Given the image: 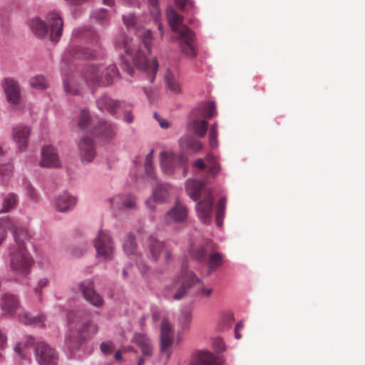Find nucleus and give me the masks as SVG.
<instances>
[{"label": "nucleus", "instance_id": "13d9d810", "mask_svg": "<svg viewBox=\"0 0 365 365\" xmlns=\"http://www.w3.org/2000/svg\"><path fill=\"white\" fill-rule=\"evenodd\" d=\"M142 356L144 357H150L152 356L153 353V346L152 345V343L148 344L147 346L142 347L140 349Z\"/></svg>", "mask_w": 365, "mask_h": 365}, {"label": "nucleus", "instance_id": "c756f323", "mask_svg": "<svg viewBox=\"0 0 365 365\" xmlns=\"http://www.w3.org/2000/svg\"><path fill=\"white\" fill-rule=\"evenodd\" d=\"M120 200L122 207L126 209H133L135 207L136 199L135 197L131 194L128 193L126 195L115 196L113 198H110L109 201L113 205L114 203H118V200Z\"/></svg>", "mask_w": 365, "mask_h": 365}, {"label": "nucleus", "instance_id": "423d86ee", "mask_svg": "<svg viewBox=\"0 0 365 365\" xmlns=\"http://www.w3.org/2000/svg\"><path fill=\"white\" fill-rule=\"evenodd\" d=\"M193 187L194 190L189 193L192 200H197L202 193L203 195L202 199L196 205L197 216L205 224H210L214 205L213 195L210 190L203 191L204 185L200 182H194Z\"/></svg>", "mask_w": 365, "mask_h": 365}, {"label": "nucleus", "instance_id": "6e6d98bb", "mask_svg": "<svg viewBox=\"0 0 365 365\" xmlns=\"http://www.w3.org/2000/svg\"><path fill=\"white\" fill-rule=\"evenodd\" d=\"M113 348L114 345L111 341H103L100 344V349L101 351L105 354L110 353Z\"/></svg>", "mask_w": 365, "mask_h": 365}, {"label": "nucleus", "instance_id": "f3484780", "mask_svg": "<svg viewBox=\"0 0 365 365\" xmlns=\"http://www.w3.org/2000/svg\"><path fill=\"white\" fill-rule=\"evenodd\" d=\"M79 288L84 299L91 305L96 307H101L103 305V297L97 293L90 281H83L79 284Z\"/></svg>", "mask_w": 365, "mask_h": 365}, {"label": "nucleus", "instance_id": "412c9836", "mask_svg": "<svg viewBox=\"0 0 365 365\" xmlns=\"http://www.w3.org/2000/svg\"><path fill=\"white\" fill-rule=\"evenodd\" d=\"M170 190L171 186L169 184L162 183L157 185L153 190L150 199L146 200V205L149 206L151 210H155V206L150 205V200L153 199V201L157 203H163L169 198Z\"/></svg>", "mask_w": 365, "mask_h": 365}, {"label": "nucleus", "instance_id": "20e7f679", "mask_svg": "<svg viewBox=\"0 0 365 365\" xmlns=\"http://www.w3.org/2000/svg\"><path fill=\"white\" fill-rule=\"evenodd\" d=\"M47 24L39 17H35L29 21L30 28L38 38L46 37L49 33L50 39L57 43L62 36L63 21L59 12L51 11L46 14Z\"/></svg>", "mask_w": 365, "mask_h": 365}, {"label": "nucleus", "instance_id": "bf43d9fd", "mask_svg": "<svg viewBox=\"0 0 365 365\" xmlns=\"http://www.w3.org/2000/svg\"><path fill=\"white\" fill-rule=\"evenodd\" d=\"M205 160L202 158H197L192 163V166L200 170H203L206 168Z\"/></svg>", "mask_w": 365, "mask_h": 365}, {"label": "nucleus", "instance_id": "4be33fe9", "mask_svg": "<svg viewBox=\"0 0 365 365\" xmlns=\"http://www.w3.org/2000/svg\"><path fill=\"white\" fill-rule=\"evenodd\" d=\"M184 55L194 58L197 54L198 46L195 33L184 25Z\"/></svg>", "mask_w": 365, "mask_h": 365}, {"label": "nucleus", "instance_id": "864d4df0", "mask_svg": "<svg viewBox=\"0 0 365 365\" xmlns=\"http://www.w3.org/2000/svg\"><path fill=\"white\" fill-rule=\"evenodd\" d=\"M194 257L199 262L206 259L207 251L204 247H199L194 253Z\"/></svg>", "mask_w": 365, "mask_h": 365}, {"label": "nucleus", "instance_id": "39448f33", "mask_svg": "<svg viewBox=\"0 0 365 365\" xmlns=\"http://www.w3.org/2000/svg\"><path fill=\"white\" fill-rule=\"evenodd\" d=\"M82 76L88 86H108L118 78L119 72L115 65L107 67L103 64L89 63L83 68Z\"/></svg>", "mask_w": 365, "mask_h": 365}, {"label": "nucleus", "instance_id": "603ef678", "mask_svg": "<svg viewBox=\"0 0 365 365\" xmlns=\"http://www.w3.org/2000/svg\"><path fill=\"white\" fill-rule=\"evenodd\" d=\"M118 110L124 113L123 120L127 123H131L133 121V115L131 111V105L128 103L127 107H121Z\"/></svg>", "mask_w": 365, "mask_h": 365}, {"label": "nucleus", "instance_id": "338daca9", "mask_svg": "<svg viewBox=\"0 0 365 365\" xmlns=\"http://www.w3.org/2000/svg\"><path fill=\"white\" fill-rule=\"evenodd\" d=\"M192 320V314L190 312H184V327L189 324Z\"/></svg>", "mask_w": 365, "mask_h": 365}, {"label": "nucleus", "instance_id": "5701e85b", "mask_svg": "<svg viewBox=\"0 0 365 365\" xmlns=\"http://www.w3.org/2000/svg\"><path fill=\"white\" fill-rule=\"evenodd\" d=\"M76 197L66 191L59 194L55 200V206L58 211L67 212L74 208L76 205Z\"/></svg>", "mask_w": 365, "mask_h": 365}, {"label": "nucleus", "instance_id": "8fccbe9b", "mask_svg": "<svg viewBox=\"0 0 365 365\" xmlns=\"http://www.w3.org/2000/svg\"><path fill=\"white\" fill-rule=\"evenodd\" d=\"M233 321V316L231 314L225 315L221 322L218 325V328L220 330L229 329L231 327L232 322Z\"/></svg>", "mask_w": 365, "mask_h": 365}, {"label": "nucleus", "instance_id": "0eeeda50", "mask_svg": "<svg viewBox=\"0 0 365 365\" xmlns=\"http://www.w3.org/2000/svg\"><path fill=\"white\" fill-rule=\"evenodd\" d=\"M212 292L213 289L206 285L193 272H184V295L190 293L200 298H209Z\"/></svg>", "mask_w": 365, "mask_h": 365}, {"label": "nucleus", "instance_id": "a878e982", "mask_svg": "<svg viewBox=\"0 0 365 365\" xmlns=\"http://www.w3.org/2000/svg\"><path fill=\"white\" fill-rule=\"evenodd\" d=\"M217 115L216 106L213 102L209 101L192 111V116L200 117L203 119L211 118Z\"/></svg>", "mask_w": 365, "mask_h": 365}, {"label": "nucleus", "instance_id": "69168bd1", "mask_svg": "<svg viewBox=\"0 0 365 365\" xmlns=\"http://www.w3.org/2000/svg\"><path fill=\"white\" fill-rule=\"evenodd\" d=\"M68 4L71 6H77L84 4L88 1V0H64Z\"/></svg>", "mask_w": 365, "mask_h": 365}, {"label": "nucleus", "instance_id": "2eb2a0df", "mask_svg": "<svg viewBox=\"0 0 365 365\" xmlns=\"http://www.w3.org/2000/svg\"><path fill=\"white\" fill-rule=\"evenodd\" d=\"M78 150L81 161L83 163H91L96 155L94 141L92 138L83 137L78 143Z\"/></svg>", "mask_w": 365, "mask_h": 365}, {"label": "nucleus", "instance_id": "f704fd0d", "mask_svg": "<svg viewBox=\"0 0 365 365\" xmlns=\"http://www.w3.org/2000/svg\"><path fill=\"white\" fill-rule=\"evenodd\" d=\"M184 147L192 153H200L202 148V143L195 136H189L184 140Z\"/></svg>", "mask_w": 365, "mask_h": 365}, {"label": "nucleus", "instance_id": "f257e3e1", "mask_svg": "<svg viewBox=\"0 0 365 365\" xmlns=\"http://www.w3.org/2000/svg\"><path fill=\"white\" fill-rule=\"evenodd\" d=\"M67 319L69 332L66 343L68 349L75 352L98 333V326L93 322L92 313L86 309L69 312Z\"/></svg>", "mask_w": 365, "mask_h": 365}, {"label": "nucleus", "instance_id": "dca6fc26", "mask_svg": "<svg viewBox=\"0 0 365 365\" xmlns=\"http://www.w3.org/2000/svg\"><path fill=\"white\" fill-rule=\"evenodd\" d=\"M1 85L7 101L13 105L18 104L21 98L19 83L13 78H5L2 81Z\"/></svg>", "mask_w": 365, "mask_h": 365}, {"label": "nucleus", "instance_id": "79ce46f5", "mask_svg": "<svg viewBox=\"0 0 365 365\" xmlns=\"http://www.w3.org/2000/svg\"><path fill=\"white\" fill-rule=\"evenodd\" d=\"M30 85L31 87L38 90H43L48 86L47 81L41 75H38L31 78Z\"/></svg>", "mask_w": 365, "mask_h": 365}, {"label": "nucleus", "instance_id": "49530a36", "mask_svg": "<svg viewBox=\"0 0 365 365\" xmlns=\"http://www.w3.org/2000/svg\"><path fill=\"white\" fill-rule=\"evenodd\" d=\"M166 83L168 88L173 93H179L180 91V88L179 84L176 82V81L172 78L170 76L168 75L165 77Z\"/></svg>", "mask_w": 365, "mask_h": 365}, {"label": "nucleus", "instance_id": "680f3d73", "mask_svg": "<svg viewBox=\"0 0 365 365\" xmlns=\"http://www.w3.org/2000/svg\"><path fill=\"white\" fill-rule=\"evenodd\" d=\"M195 9L193 0H184V12L193 11Z\"/></svg>", "mask_w": 365, "mask_h": 365}, {"label": "nucleus", "instance_id": "6ab92c4d", "mask_svg": "<svg viewBox=\"0 0 365 365\" xmlns=\"http://www.w3.org/2000/svg\"><path fill=\"white\" fill-rule=\"evenodd\" d=\"M39 166L48 168L61 167L59 157L51 145L44 146L41 150V160L39 162Z\"/></svg>", "mask_w": 365, "mask_h": 365}, {"label": "nucleus", "instance_id": "6e6552de", "mask_svg": "<svg viewBox=\"0 0 365 365\" xmlns=\"http://www.w3.org/2000/svg\"><path fill=\"white\" fill-rule=\"evenodd\" d=\"M94 246L97 257H101L104 260L113 258L114 246L109 232L100 231L94 239Z\"/></svg>", "mask_w": 365, "mask_h": 365}, {"label": "nucleus", "instance_id": "0e129e2a", "mask_svg": "<svg viewBox=\"0 0 365 365\" xmlns=\"http://www.w3.org/2000/svg\"><path fill=\"white\" fill-rule=\"evenodd\" d=\"M122 69L126 71L129 75L132 76L133 73V68L132 66L125 61H122Z\"/></svg>", "mask_w": 365, "mask_h": 365}, {"label": "nucleus", "instance_id": "37998d69", "mask_svg": "<svg viewBox=\"0 0 365 365\" xmlns=\"http://www.w3.org/2000/svg\"><path fill=\"white\" fill-rule=\"evenodd\" d=\"M133 341L140 348L144 347L151 343L150 339L145 334L135 333L133 336Z\"/></svg>", "mask_w": 365, "mask_h": 365}, {"label": "nucleus", "instance_id": "a211bd4d", "mask_svg": "<svg viewBox=\"0 0 365 365\" xmlns=\"http://www.w3.org/2000/svg\"><path fill=\"white\" fill-rule=\"evenodd\" d=\"M31 133L29 126L19 125L12 129V138L19 152H24L28 146V139Z\"/></svg>", "mask_w": 365, "mask_h": 365}, {"label": "nucleus", "instance_id": "052dcab7", "mask_svg": "<svg viewBox=\"0 0 365 365\" xmlns=\"http://www.w3.org/2000/svg\"><path fill=\"white\" fill-rule=\"evenodd\" d=\"M145 173L148 177L151 180L155 179V173L153 164L145 165Z\"/></svg>", "mask_w": 365, "mask_h": 365}, {"label": "nucleus", "instance_id": "e2e57ef3", "mask_svg": "<svg viewBox=\"0 0 365 365\" xmlns=\"http://www.w3.org/2000/svg\"><path fill=\"white\" fill-rule=\"evenodd\" d=\"M137 266L138 269L143 274H145L148 270V267L143 261L137 262Z\"/></svg>", "mask_w": 365, "mask_h": 365}, {"label": "nucleus", "instance_id": "7ed1b4c3", "mask_svg": "<svg viewBox=\"0 0 365 365\" xmlns=\"http://www.w3.org/2000/svg\"><path fill=\"white\" fill-rule=\"evenodd\" d=\"M114 46L116 50L133 56V61L135 66L140 71H145L150 77V82L153 83L155 76L158 70V63L154 59L152 63H149L147 57L141 48H135L133 39L125 33H119L114 39Z\"/></svg>", "mask_w": 365, "mask_h": 365}, {"label": "nucleus", "instance_id": "3c124183", "mask_svg": "<svg viewBox=\"0 0 365 365\" xmlns=\"http://www.w3.org/2000/svg\"><path fill=\"white\" fill-rule=\"evenodd\" d=\"M123 21L127 27L130 29L135 26L137 23V17L133 14H128L123 16Z\"/></svg>", "mask_w": 365, "mask_h": 365}, {"label": "nucleus", "instance_id": "aec40b11", "mask_svg": "<svg viewBox=\"0 0 365 365\" xmlns=\"http://www.w3.org/2000/svg\"><path fill=\"white\" fill-rule=\"evenodd\" d=\"M0 307L4 315L14 316L21 308L17 296L6 293L1 297Z\"/></svg>", "mask_w": 365, "mask_h": 365}, {"label": "nucleus", "instance_id": "5fc2aeb1", "mask_svg": "<svg viewBox=\"0 0 365 365\" xmlns=\"http://www.w3.org/2000/svg\"><path fill=\"white\" fill-rule=\"evenodd\" d=\"M150 39H151V31H150V30L148 29L143 35V46L147 49V51L149 53H150V51H151V47H150Z\"/></svg>", "mask_w": 365, "mask_h": 365}, {"label": "nucleus", "instance_id": "58836bf2", "mask_svg": "<svg viewBox=\"0 0 365 365\" xmlns=\"http://www.w3.org/2000/svg\"><path fill=\"white\" fill-rule=\"evenodd\" d=\"M226 197H222L219 200L216 207V224L217 227H220L223 224V219L225 217V211L226 208Z\"/></svg>", "mask_w": 365, "mask_h": 365}, {"label": "nucleus", "instance_id": "72a5a7b5", "mask_svg": "<svg viewBox=\"0 0 365 365\" xmlns=\"http://www.w3.org/2000/svg\"><path fill=\"white\" fill-rule=\"evenodd\" d=\"M35 344V339L33 336H30L25 341L19 342L14 347L15 352L19 355L21 359L26 358L27 354L26 349Z\"/></svg>", "mask_w": 365, "mask_h": 365}, {"label": "nucleus", "instance_id": "bb28decb", "mask_svg": "<svg viewBox=\"0 0 365 365\" xmlns=\"http://www.w3.org/2000/svg\"><path fill=\"white\" fill-rule=\"evenodd\" d=\"M68 52L72 57L77 59H93L96 56L93 50L77 45H71L68 48Z\"/></svg>", "mask_w": 365, "mask_h": 365}, {"label": "nucleus", "instance_id": "9d476101", "mask_svg": "<svg viewBox=\"0 0 365 365\" xmlns=\"http://www.w3.org/2000/svg\"><path fill=\"white\" fill-rule=\"evenodd\" d=\"M159 155L162 170L168 175L174 174L182 162V153H176L172 149L168 151H161Z\"/></svg>", "mask_w": 365, "mask_h": 365}, {"label": "nucleus", "instance_id": "9b49d317", "mask_svg": "<svg viewBox=\"0 0 365 365\" xmlns=\"http://www.w3.org/2000/svg\"><path fill=\"white\" fill-rule=\"evenodd\" d=\"M35 356L38 365H57V351L45 341H39L35 346Z\"/></svg>", "mask_w": 365, "mask_h": 365}, {"label": "nucleus", "instance_id": "ea45409f", "mask_svg": "<svg viewBox=\"0 0 365 365\" xmlns=\"http://www.w3.org/2000/svg\"><path fill=\"white\" fill-rule=\"evenodd\" d=\"M91 121V117L89 110L87 108L81 110L79 114V118L78 122V126L82 130L88 128Z\"/></svg>", "mask_w": 365, "mask_h": 365}, {"label": "nucleus", "instance_id": "ddd939ff", "mask_svg": "<svg viewBox=\"0 0 365 365\" xmlns=\"http://www.w3.org/2000/svg\"><path fill=\"white\" fill-rule=\"evenodd\" d=\"M168 21L171 30L176 34L171 38L173 42H178L180 46L182 45V18L172 6H168L166 10Z\"/></svg>", "mask_w": 365, "mask_h": 365}, {"label": "nucleus", "instance_id": "de8ad7c7", "mask_svg": "<svg viewBox=\"0 0 365 365\" xmlns=\"http://www.w3.org/2000/svg\"><path fill=\"white\" fill-rule=\"evenodd\" d=\"M148 1L151 15L154 17H160L161 13L158 5V0H148Z\"/></svg>", "mask_w": 365, "mask_h": 365}, {"label": "nucleus", "instance_id": "cd10ccee", "mask_svg": "<svg viewBox=\"0 0 365 365\" xmlns=\"http://www.w3.org/2000/svg\"><path fill=\"white\" fill-rule=\"evenodd\" d=\"M165 221L168 225L182 221V204L179 199L176 200L175 205L167 212Z\"/></svg>", "mask_w": 365, "mask_h": 365}, {"label": "nucleus", "instance_id": "c03bdc74", "mask_svg": "<svg viewBox=\"0 0 365 365\" xmlns=\"http://www.w3.org/2000/svg\"><path fill=\"white\" fill-rule=\"evenodd\" d=\"M49 279L47 277H42L38 280L37 285L34 288V292L38 296L39 302H42V289L47 287Z\"/></svg>", "mask_w": 365, "mask_h": 365}, {"label": "nucleus", "instance_id": "4468645a", "mask_svg": "<svg viewBox=\"0 0 365 365\" xmlns=\"http://www.w3.org/2000/svg\"><path fill=\"white\" fill-rule=\"evenodd\" d=\"M174 341V331L168 319L164 317L160 324V353L162 354L173 344Z\"/></svg>", "mask_w": 365, "mask_h": 365}, {"label": "nucleus", "instance_id": "f03ea898", "mask_svg": "<svg viewBox=\"0 0 365 365\" xmlns=\"http://www.w3.org/2000/svg\"><path fill=\"white\" fill-rule=\"evenodd\" d=\"M11 233L15 244L9 247L10 270L17 278H24L31 272L34 261L26 250L24 241L29 239L26 229L12 226Z\"/></svg>", "mask_w": 365, "mask_h": 365}, {"label": "nucleus", "instance_id": "b1692460", "mask_svg": "<svg viewBox=\"0 0 365 365\" xmlns=\"http://www.w3.org/2000/svg\"><path fill=\"white\" fill-rule=\"evenodd\" d=\"M189 365H220L217 357L211 351L200 350L192 355Z\"/></svg>", "mask_w": 365, "mask_h": 365}, {"label": "nucleus", "instance_id": "09e8293b", "mask_svg": "<svg viewBox=\"0 0 365 365\" xmlns=\"http://www.w3.org/2000/svg\"><path fill=\"white\" fill-rule=\"evenodd\" d=\"M212 347L217 352H222L225 350V344L223 339L220 337H216L212 340Z\"/></svg>", "mask_w": 365, "mask_h": 365}, {"label": "nucleus", "instance_id": "c9c22d12", "mask_svg": "<svg viewBox=\"0 0 365 365\" xmlns=\"http://www.w3.org/2000/svg\"><path fill=\"white\" fill-rule=\"evenodd\" d=\"M205 161L207 163L209 173L213 177L215 176L220 170V165L217 158L209 152L205 156Z\"/></svg>", "mask_w": 365, "mask_h": 365}, {"label": "nucleus", "instance_id": "774afa93", "mask_svg": "<svg viewBox=\"0 0 365 365\" xmlns=\"http://www.w3.org/2000/svg\"><path fill=\"white\" fill-rule=\"evenodd\" d=\"M6 344V336L0 329V347L3 348Z\"/></svg>", "mask_w": 365, "mask_h": 365}, {"label": "nucleus", "instance_id": "e433bc0d", "mask_svg": "<svg viewBox=\"0 0 365 365\" xmlns=\"http://www.w3.org/2000/svg\"><path fill=\"white\" fill-rule=\"evenodd\" d=\"M223 255L219 252L211 253L207 259V267L210 272L216 270L222 264Z\"/></svg>", "mask_w": 365, "mask_h": 365}, {"label": "nucleus", "instance_id": "393cba45", "mask_svg": "<svg viewBox=\"0 0 365 365\" xmlns=\"http://www.w3.org/2000/svg\"><path fill=\"white\" fill-rule=\"evenodd\" d=\"M6 150L0 143V183H6L9 181L13 172V165L9 162V158H6Z\"/></svg>", "mask_w": 365, "mask_h": 365}, {"label": "nucleus", "instance_id": "a18cd8bd", "mask_svg": "<svg viewBox=\"0 0 365 365\" xmlns=\"http://www.w3.org/2000/svg\"><path fill=\"white\" fill-rule=\"evenodd\" d=\"M92 18L101 24H104L108 18V11L105 9H100L92 14Z\"/></svg>", "mask_w": 365, "mask_h": 365}, {"label": "nucleus", "instance_id": "4c0bfd02", "mask_svg": "<svg viewBox=\"0 0 365 365\" xmlns=\"http://www.w3.org/2000/svg\"><path fill=\"white\" fill-rule=\"evenodd\" d=\"M16 196L14 193H8L3 197V206L0 213L9 212L16 205Z\"/></svg>", "mask_w": 365, "mask_h": 365}, {"label": "nucleus", "instance_id": "1a4fd4ad", "mask_svg": "<svg viewBox=\"0 0 365 365\" xmlns=\"http://www.w3.org/2000/svg\"><path fill=\"white\" fill-rule=\"evenodd\" d=\"M117 125L115 123L104 119H100L91 130V135L99 140L108 143L116 135Z\"/></svg>", "mask_w": 365, "mask_h": 365}, {"label": "nucleus", "instance_id": "a19ab883", "mask_svg": "<svg viewBox=\"0 0 365 365\" xmlns=\"http://www.w3.org/2000/svg\"><path fill=\"white\" fill-rule=\"evenodd\" d=\"M218 125L217 123H214L210 128L209 130V143L211 148L214 149L217 147L218 141Z\"/></svg>", "mask_w": 365, "mask_h": 365}, {"label": "nucleus", "instance_id": "f8f14e48", "mask_svg": "<svg viewBox=\"0 0 365 365\" xmlns=\"http://www.w3.org/2000/svg\"><path fill=\"white\" fill-rule=\"evenodd\" d=\"M96 104L101 113H107L112 116H115L121 107L128 106V103L125 101L115 100L106 93L98 98L96 100Z\"/></svg>", "mask_w": 365, "mask_h": 365}, {"label": "nucleus", "instance_id": "2f4dec72", "mask_svg": "<svg viewBox=\"0 0 365 365\" xmlns=\"http://www.w3.org/2000/svg\"><path fill=\"white\" fill-rule=\"evenodd\" d=\"M19 319L21 322L26 324H31L37 327L44 326L43 322L45 317L42 314L31 317V315L29 312H24L19 314Z\"/></svg>", "mask_w": 365, "mask_h": 365}, {"label": "nucleus", "instance_id": "7c9ffc66", "mask_svg": "<svg viewBox=\"0 0 365 365\" xmlns=\"http://www.w3.org/2000/svg\"><path fill=\"white\" fill-rule=\"evenodd\" d=\"M147 246L149 249L152 259L156 261L163 250V244L156 239L155 237L150 235L146 242Z\"/></svg>", "mask_w": 365, "mask_h": 365}, {"label": "nucleus", "instance_id": "c85d7f7f", "mask_svg": "<svg viewBox=\"0 0 365 365\" xmlns=\"http://www.w3.org/2000/svg\"><path fill=\"white\" fill-rule=\"evenodd\" d=\"M190 125L194 133L199 138H204L207 131V121L200 117L192 116L190 114Z\"/></svg>", "mask_w": 365, "mask_h": 365}, {"label": "nucleus", "instance_id": "4d7b16f0", "mask_svg": "<svg viewBox=\"0 0 365 365\" xmlns=\"http://www.w3.org/2000/svg\"><path fill=\"white\" fill-rule=\"evenodd\" d=\"M153 117L162 128L166 129L169 127V122L166 119L162 118L157 112L153 113Z\"/></svg>", "mask_w": 365, "mask_h": 365}, {"label": "nucleus", "instance_id": "473e14b6", "mask_svg": "<svg viewBox=\"0 0 365 365\" xmlns=\"http://www.w3.org/2000/svg\"><path fill=\"white\" fill-rule=\"evenodd\" d=\"M123 248L124 252L128 256H137V244L135 235L133 234H128L124 240Z\"/></svg>", "mask_w": 365, "mask_h": 365}]
</instances>
